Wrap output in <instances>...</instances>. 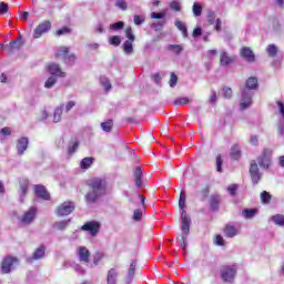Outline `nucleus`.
I'll list each match as a JSON object with an SVG mask.
<instances>
[{
	"label": "nucleus",
	"instance_id": "nucleus-1",
	"mask_svg": "<svg viewBox=\"0 0 284 284\" xmlns=\"http://www.w3.org/2000/svg\"><path fill=\"white\" fill-rule=\"evenodd\" d=\"M272 149H264L256 160L251 161L248 172L253 185H258L261 179H263V173H261L258 165L262 170H270L272 168Z\"/></svg>",
	"mask_w": 284,
	"mask_h": 284
},
{
	"label": "nucleus",
	"instance_id": "nucleus-2",
	"mask_svg": "<svg viewBox=\"0 0 284 284\" xmlns=\"http://www.w3.org/2000/svg\"><path fill=\"white\" fill-rule=\"evenodd\" d=\"M89 191L84 195L87 205H95L108 194V182L101 178H92L87 183Z\"/></svg>",
	"mask_w": 284,
	"mask_h": 284
},
{
	"label": "nucleus",
	"instance_id": "nucleus-3",
	"mask_svg": "<svg viewBox=\"0 0 284 284\" xmlns=\"http://www.w3.org/2000/svg\"><path fill=\"white\" fill-rule=\"evenodd\" d=\"M254 90H258V79L250 77L246 80L245 87L241 89L240 110H247L252 105Z\"/></svg>",
	"mask_w": 284,
	"mask_h": 284
},
{
	"label": "nucleus",
	"instance_id": "nucleus-4",
	"mask_svg": "<svg viewBox=\"0 0 284 284\" xmlns=\"http://www.w3.org/2000/svg\"><path fill=\"white\" fill-rule=\"evenodd\" d=\"M221 276L225 283H234L236 266H224L221 268Z\"/></svg>",
	"mask_w": 284,
	"mask_h": 284
},
{
	"label": "nucleus",
	"instance_id": "nucleus-5",
	"mask_svg": "<svg viewBox=\"0 0 284 284\" xmlns=\"http://www.w3.org/2000/svg\"><path fill=\"white\" fill-rule=\"evenodd\" d=\"M19 264V258L12 257V256H7L3 258L2 264H1V270L3 274H10L12 270H14V265Z\"/></svg>",
	"mask_w": 284,
	"mask_h": 284
},
{
	"label": "nucleus",
	"instance_id": "nucleus-6",
	"mask_svg": "<svg viewBox=\"0 0 284 284\" xmlns=\"http://www.w3.org/2000/svg\"><path fill=\"white\" fill-rule=\"evenodd\" d=\"M52 28V22L50 20H45L41 22L33 32V39H39L41 36L45 34V32H50Z\"/></svg>",
	"mask_w": 284,
	"mask_h": 284
},
{
	"label": "nucleus",
	"instance_id": "nucleus-7",
	"mask_svg": "<svg viewBox=\"0 0 284 284\" xmlns=\"http://www.w3.org/2000/svg\"><path fill=\"white\" fill-rule=\"evenodd\" d=\"M74 202H64L57 209L58 216H68L74 212Z\"/></svg>",
	"mask_w": 284,
	"mask_h": 284
},
{
	"label": "nucleus",
	"instance_id": "nucleus-8",
	"mask_svg": "<svg viewBox=\"0 0 284 284\" xmlns=\"http://www.w3.org/2000/svg\"><path fill=\"white\" fill-rule=\"evenodd\" d=\"M34 219H37V209L34 206H30V209L24 212L20 221L23 225H30Z\"/></svg>",
	"mask_w": 284,
	"mask_h": 284
},
{
	"label": "nucleus",
	"instance_id": "nucleus-9",
	"mask_svg": "<svg viewBox=\"0 0 284 284\" xmlns=\"http://www.w3.org/2000/svg\"><path fill=\"white\" fill-rule=\"evenodd\" d=\"M41 258H45V245L41 244L31 256L27 258V263H34V261H41Z\"/></svg>",
	"mask_w": 284,
	"mask_h": 284
},
{
	"label": "nucleus",
	"instance_id": "nucleus-10",
	"mask_svg": "<svg viewBox=\"0 0 284 284\" xmlns=\"http://www.w3.org/2000/svg\"><path fill=\"white\" fill-rule=\"evenodd\" d=\"M82 230L84 232H89L91 236H97V234H99V230H101V223L97 221L87 222L82 225Z\"/></svg>",
	"mask_w": 284,
	"mask_h": 284
},
{
	"label": "nucleus",
	"instance_id": "nucleus-11",
	"mask_svg": "<svg viewBox=\"0 0 284 284\" xmlns=\"http://www.w3.org/2000/svg\"><path fill=\"white\" fill-rule=\"evenodd\" d=\"M34 192L38 199H43V201H50V193L45 190V186L38 184L34 186Z\"/></svg>",
	"mask_w": 284,
	"mask_h": 284
},
{
	"label": "nucleus",
	"instance_id": "nucleus-12",
	"mask_svg": "<svg viewBox=\"0 0 284 284\" xmlns=\"http://www.w3.org/2000/svg\"><path fill=\"white\" fill-rule=\"evenodd\" d=\"M26 42L23 41V37L20 36L18 39L12 40L9 45L4 47L6 50H9V52H12V50H21L23 48V44Z\"/></svg>",
	"mask_w": 284,
	"mask_h": 284
},
{
	"label": "nucleus",
	"instance_id": "nucleus-13",
	"mask_svg": "<svg viewBox=\"0 0 284 284\" xmlns=\"http://www.w3.org/2000/svg\"><path fill=\"white\" fill-rule=\"evenodd\" d=\"M241 57H243V59H245V61H247L248 63H254V61L256 60L254 51H252L250 47H244L241 49Z\"/></svg>",
	"mask_w": 284,
	"mask_h": 284
},
{
	"label": "nucleus",
	"instance_id": "nucleus-14",
	"mask_svg": "<svg viewBox=\"0 0 284 284\" xmlns=\"http://www.w3.org/2000/svg\"><path fill=\"white\" fill-rule=\"evenodd\" d=\"M29 143L30 141L26 136H22L17 141V152L20 156L24 154L26 150H28Z\"/></svg>",
	"mask_w": 284,
	"mask_h": 284
},
{
	"label": "nucleus",
	"instance_id": "nucleus-15",
	"mask_svg": "<svg viewBox=\"0 0 284 284\" xmlns=\"http://www.w3.org/2000/svg\"><path fill=\"white\" fill-rule=\"evenodd\" d=\"M48 70L51 77H65V72L61 71V67L57 63H51L48 65Z\"/></svg>",
	"mask_w": 284,
	"mask_h": 284
},
{
	"label": "nucleus",
	"instance_id": "nucleus-16",
	"mask_svg": "<svg viewBox=\"0 0 284 284\" xmlns=\"http://www.w3.org/2000/svg\"><path fill=\"white\" fill-rule=\"evenodd\" d=\"M209 203H210V209L212 210V212H219V207L221 205V195H219V194L211 195Z\"/></svg>",
	"mask_w": 284,
	"mask_h": 284
},
{
	"label": "nucleus",
	"instance_id": "nucleus-17",
	"mask_svg": "<svg viewBox=\"0 0 284 284\" xmlns=\"http://www.w3.org/2000/svg\"><path fill=\"white\" fill-rule=\"evenodd\" d=\"M80 263H90V251L85 246H81L78 251Z\"/></svg>",
	"mask_w": 284,
	"mask_h": 284
},
{
	"label": "nucleus",
	"instance_id": "nucleus-18",
	"mask_svg": "<svg viewBox=\"0 0 284 284\" xmlns=\"http://www.w3.org/2000/svg\"><path fill=\"white\" fill-rule=\"evenodd\" d=\"M134 179L136 187H143V170L141 166H136L134 170Z\"/></svg>",
	"mask_w": 284,
	"mask_h": 284
},
{
	"label": "nucleus",
	"instance_id": "nucleus-19",
	"mask_svg": "<svg viewBox=\"0 0 284 284\" xmlns=\"http://www.w3.org/2000/svg\"><path fill=\"white\" fill-rule=\"evenodd\" d=\"M116 278H119V272L116 268H110L106 274V284H116Z\"/></svg>",
	"mask_w": 284,
	"mask_h": 284
},
{
	"label": "nucleus",
	"instance_id": "nucleus-20",
	"mask_svg": "<svg viewBox=\"0 0 284 284\" xmlns=\"http://www.w3.org/2000/svg\"><path fill=\"white\" fill-rule=\"evenodd\" d=\"M63 108L65 104L61 103L59 106L55 108L53 113V123H59L61 121V116L63 114Z\"/></svg>",
	"mask_w": 284,
	"mask_h": 284
},
{
	"label": "nucleus",
	"instance_id": "nucleus-21",
	"mask_svg": "<svg viewBox=\"0 0 284 284\" xmlns=\"http://www.w3.org/2000/svg\"><path fill=\"white\" fill-rule=\"evenodd\" d=\"M136 270V260H133L130 264L126 275V283H132V278H134V271Z\"/></svg>",
	"mask_w": 284,
	"mask_h": 284
},
{
	"label": "nucleus",
	"instance_id": "nucleus-22",
	"mask_svg": "<svg viewBox=\"0 0 284 284\" xmlns=\"http://www.w3.org/2000/svg\"><path fill=\"white\" fill-rule=\"evenodd\" d=\"M224 234L229 239H234V236H236V234H239V231H236V227L234 225L227 224L224 229Z\"/></svg>",
	"mask_w": 284,
	"mask_h": 284
},
{
	"label": "nucleus",
	"instance_id": "nucleus-23",
	"mask_svg": "<svg viewBox=\"0 0 284 284\" xmlns=\"http://www.w3.org/2000/svg\"><path fill=\"white\" fill-rule=\"evenodd\" d=\"M256 214H258V209H244L242 211V216L247 220L254 219Z\"/></svg>",
	"mask_w": 284,
	"mask_h": 284
},
{
	"label": "nucleus",
	"instance_id": "nucleus-24",
	"mask_svg": "<svg viewBox=\"0 0 284 284\" xmlns=\"http://www.w3.org/2000/svg\"><path fill=\"white\" fill-rule=\"evenodd\" d=\"M190 225H192V219L182 220V236H187V234H190Z\"/></svg>",
	"mask_w": 284,
	"mask_h": 284
},
{
	"label": "nucleus",
	"instance_id": "nucleus-25",
	"mask_svg": "<svg viewBox=\"0 0 284 284\" xmlns=\"http://www.w3.org/2000/svg\"><path fill=\"white\" fill-rule=\"evenodd\" d=\"M100 84L104 88L105 92H110L112 90V83H110V79L105 75L100 77Z\"/></svg>",
	"mask_w": 284,
	"mask_h": 284
},
{
	"label": "nucleus",
	"instance_id": "nucleus-26",
	"mask_svg": "<svg viewBox=\"0 0 284 284\" xmlns=\"http://www.w3.org/2000/svg\"><path fill=\"white\" fill-rule=\"evenodd\" d=\"M132 43H134L132 40L124 41L122 48L125 54H132L134 52V45Z\"/></svg>",
	"mask_w": 284,
	"mask_h": 284
},
{
	"label": "nucleus",
	"instance_id": "nucleus-27",
	"mask_svg": "<svg viewBox=\"0 0 284 284\" xmlns=\"http://www.w3.org/2000/svg\"><path fill=\"white\" fill-rule=\"evenodd\" d=\"M166 50H169V52H172L173 54H176L179 57V54H181L183 52V45H181V44H169L166 47Z\"/></svg>",
	"mask_w": 284,
	"mask_h": 284
},
{
	"label": "nucleus",
	"instance_id": "nucleus-28",
	"mask_svg": "<svg viewBox=\"0 0 284 284\" xmlns=\"http://www.w3.org/2000/svg\"><path fill=\"white\" fill-rule=\"evenodd\" d=\"M231 158L234 159V161H239V159H241V146H239L237 144L233 145L231 148Z\"/></svg>",
	"mask_w": 284,
	"mask_h": 284
},
{
	"label": "nucleus",
	"instance_id": "nucleus-29",
	"mask_svg": "<svg viewBox=\"0 0 284 284\" xmlns=\"http://www.w3.org/2000/svg\"><path fill=\"white\" fill-rule=\"evenodd\" d=\"M175 27L178 28V30H180V32H182V37H184V39H187V27H185V23H183L181 20L175 21Z\"/></svg>",
	"mask_w": 284,
	"mask_h": 284
},
{
	"label": "nucleus",
	"instance_id": "nucleus-30",
	"mask_svg": "<svg viewBox=\"0 0 284 284\" xmlns=\"http://www.w3.org/2000/svg\"><path fill=\"white\" fill-rule=\"evenodd\" d=\"M266 52H267L268 57H271V59H274V57H276V54H278V47H276V44H270L266 48Z\"/></svg>",
	"mask_w": 284,
	"mask_h": 284
},
{
	"label": "nucleus",
	"instance_id": "nucleus-31",
	"mask_svg": "<svg viewBox=\"0 0 284 284\" xmlns=\"http://www.w3.org/2000/svg\"><path fill=\"white\" fill-rule=\"evenodd\" d=\"M271 219H272L273 223H275V225H278L280 227H284V215L283 214L273 215Z\"/></svg>",
	"mask_w": 284,
	"mask_h": 284
},
{
	"label": "nucleus",
	"instance_id": "nucleus-32",
	"mask_svg": "<svg viewBox=\"0 0 284 284\" xmlns=\"http://www.w3.org/2000/svg\"><path fill=\"white\" fill-rule=\"evenodd\" d=\"M113 126H114V121H112V119L101 123V128L103 132H112Z\"/></svg>",
	"mask_w": 284,
	"mask_h": 284
},
{
	"label": "nucleus",
	"instance_id": "nucleus-33",
	"mask_svg": "<svg viewBox=\"0 0 284 284\" xmlns=\"http://www.w3.org/2000/svg\"><path fill=\"white\" fill-rule=\"evenodd\" d=\"M221 65H230L232 63V58L227 57V52H222L220 57Z\"/></svg>",
	"mask_w": 284,
	"mask_h": 284
},
{
	"label": "nucleus",
	"instance_id": "nucleus-34",
	"mask_svg": "<svg viewBox=\"0 0 284 284\" xmlns=\"http://www.w3.org/2000/svg\"><path fill=\"white\" fill-rule=\"evenodd\" d=\"M92 163H94V159L93 158H84L80 165L82 168V170H88L90 168V165H92Z\"/></svg>",
	"mask_w": 284,
	"mask_h": 284
},
{
	"label": "nucleus",
	"instance_id": "nucleus-35",
	"mask_svg": "<svg viewBox=\"0 0 284 284\" xmlns=\"http://www.w3.org/2000/svg\"><path fill=\"white\" fill-rule=\"evenodd\" d=\"M260 196L264 205H267V203L272 201V194H270L267 191H263Z\"/></svg>",
	"mask_w": 284,
	"mask_h": 284
},
{
	"label": "nucleus",
	"instance_id": "nucleus-36",
	"mask_svg": "<svg viewBox=\"0 0 284 284\" xmlns=\"http://www.w3.org/2000/svg\"><path fill=\"white\" fill-rule=\"evenodd\" d=\"M69 52H70V48L59 47L58 51L55 53V57H63V59H65V57H68Z\"/></svg>",
	"mask_w": 284,
	"mask_h": 284
},
{
	"label": "nucleus",
	"instance_id": "nucleus-37",
	"mask_svg": "<svg viewBox=\"0 0 284 284\" xmlns=\"http://www.w3.org/2000/svg\"><path fill=\"white\" fill-rule=\"evenodd\" d=\"M114 6L119 10H122V12H125V10H128V1L125 0H116Z\"/></svg>",
	"mask_w": 284,
	"mask_h": 284
},
{
	"label": "nucleus",
	"instance_id": "nucleus-38",
	"mask_svg": "<svg viewBox=\"0 0 284 284\" xmlns=\"http://www.w3.org/2000/svg\"><path fill=\"white\" fill-rule=\"evenodd\" d=\"M110 45H114V48H119L121 45V37L120 36H113L109 38Z\"/></svg>",
	"mask_w": 284,
	"mask_h": 284
},
{
	"label": "nucleus",
	"instance_id": "nucleus-39",
	"mask_svg": "<svg viewBox=\"0 0 284 284\" xmlns=\"http://www.w3.org/2000/svg\"><path fill=\"white\" fill-rule=\"evenodd\" d=\"M187 196L185 195V191H181L179 199V207L180 210H185V201Z\"/></svg>",
	"mask_w": 284,
	"mask_h": 284
},
{
	"label": "nucleus",
	"instance_id": "nucleus-40",
	"mask_svg": "<svg viewBox=\"0 0 284 284\" xmlns=\"http://www.w3.org/2000/svg\"><path fill=\"white\" fill-rule=\"evenodd\" d=\"M193 14L194 17H201V14H203V7L197 2H194L193 4Z\"/></svg>",
	"mask_w": 284,
	"mask_h": 284
},
{
	"label": "nucleus",
	"instance_id": "nucleus-41",
	"mask_svg": "<svg viewBox=\"0 0 284 284\" xmlns=\"http://www.w3.org/2000/svg\"><path fill=\"white\" fill-rule=\"evenodd\" d=\"M54 83H57V77L51 75V77H49V79L45 81L44 88H47L48 90H50V88H53V87H54Z\"/></svg>",
	"mask_w": 284,
	"mask_h": 284
},
{
	"label": "nucleus",
	"instance_id": "nucleus-42",
	"mask_svg": "<svg viewBox=\"0 0 284 284\" xmlns=\"http://www.w3.org/2000/svg\"><path fill=\"white\" fill-rule=\"evenodd\" d=\"M69 223H70V220H63L60 222H55L54 227H57V230H65V227H68Z\"/></svg>",
	"mask_w": 284,
	"mask_h": 284
},
{
	"label": "nucleus",
	"instance_id": "nucleus-43",
	"mask_svg": "<svg viewBox=\"0 0 284 284\" xmlns=\"http://www.w3.org/2000/svg\"><path fill=\"white\" fill-rule=\"evenodd\" d=\"M133 23L135 26H143V23H145V17L144 16H139V14H135L133 17Z\"/></svg>",
	"mask_w": 284,
	"mask_h": 284
},
{
	"label": "nucleus",
	"instance_id": "nucleus-44",
	"mask_svg": "<svg viewBox=\"0 0 284 284\" xmlns=\"http://www.w3.org/2000/svg\"><path fill=\"white\" fill-rule=\"evenodd\" d=\"M124 27H125V22L118 21V22L110 24V30H123Z\"/></svg>",
	"mask_w": 284,
	"mask_h": 284
},
{
	"label": "nucleus",
	"instance_id": "nucleus-45",
	"mask_svg": "<svg viewBox=\"0 0 284 284\" xmlns=\"http://www.w3.org/2000/svg\"><path fill=\"white\" fill-rule=\"evenodd\" d=\"M187 103H190V99L189 98H178L173 102V105H187Z\"/></svg>",
	"mask_w": 284,
	"mask_h": 284
},
{
	"label": "nucleus",
	"instance_id": "nucleus-46",
	"mask_svg": "<svg viewBox=\"0 0 284 284\" xmlns=\"http://www.w3.org/2000/svg\"><path fill=\"white\" fill-rule=\"evenodd\" d=\"M237 191H239V184H231L227 186V192L231 196H236Z\"/></svg>",
	"mask_w": 284,
	"mask_h": 284
},
{
	"label": "nucleus",
	"instance_id": "nucleus-47",
	"mask_svg": "<svg viewBox=\"0 0 284 284\" xmlns=\"http://www.w3.org/2000/svg\"><path fill=\"white\" fill-rule=\"evenodd\" d=\"M125 37L128 41H135L136 37L134 36V33H132V27H128L125 29Z\"/></svg>",
	"mask_w": 284,
	"mask_h": 284
},
{
	"label": "nucleus",
	"instance_id": "nucleus-48",
	"mask_svg": "<svg viewBox=\"0 0 284 284\" xmlns=\"http://www.w3.org/2000/svg\"><path fill=\"white\" fill-rule=\"evenodd\" d=\"M103 260V253L101 252H97L94 255H93V265H99V263H101V261Z\"/></svg>",
	"mask_w": 284,
	"mask_h": 284
},
{
	"label": "nucleus",
	"instance_id": "nucleus-49",
	"mask_svg": "<svg viewBox=\"0 0 284 284\" xmlns=\"http://www.w3.org/2000/svg\"><path fill=\"white\" fill-rule=\"evenodd\" d=\"M72 30L68 27H63L62 29L57 30L55 34L57 37H63V34H70Z\"/></svg>",
	"mask_w": 284,
	"mask_h": 284
},
{
	"label": "nucleus",
	"instance_id": "nucleus-50",
	"mask_svg": "<svg viewBox=\"0 0 284 284\" xmlns=\"http://www.w3.org/2000/svg\"><path fill=\"white\" fill-rule=\"evenodd\" d=\"M79 150V142H73L69 144L68 153L74 154Z\"/></svg>",
	"mask_w": 284,
	"mask_h": 284
},
{
	"label": "nucleus",
	"instance_id": "nucleus-51",
	"mask_svg": "<svg viewBox=\"0 0 284 284\" xmlns=\"http://www.w3.org/2000/svg\"><path fill=\"white\" fill-rule=\"evenodd\" d=\"M179 82V77L175 73H171L170 78V88H176V83Z\"/></svg>",
	"mask_w": 284,
	"mask_h": 284
},
{
	"label": "nucleus",
	"instance_id": "nucleus-52",
	"mask_svg": "<svg viewBox=\"0 0 284 284\" xmlns=\"http://www.w3.org/2000/svg\"><path fill=\"white\" fill-rule=\"evenodd\" d=\"M170 8L171 10H173L174 12H181V3L179 1H172L170 3Z\"/></svg>",
	"mask_w": 284,
	"mask_h": 284
},
{
	"label": "nucleus",
	"instance_id": "nucleus-53",
	"mask_svg": "<svg viewBox=\"0 0 284 284\" xmlns=\"http://www.w3.org/2000/svg\"><path fill=\"white\" fill-rule=\"evenodd\" d=\"M163 26H165V20H162L158 23H153L151 28H153L156 32L163 30Z\"/></svg>",
	"mask_w": 284,
	"mask_h": 284
},
{
	"label": "nucleus",
	"instance_id": "nucleus-54",
	"mask_svg": "<svg viewBox=\"0 0 284 284\" xmlns=\"http://www.w3.org/2000/svg\"><path fill=\"white\" fill-rule=\"evenodd\" d=\"M207 21H209L210 26H214V23L216 21V14L214 13V11L209 12Z\"/></svg>",
	"mask_w": 284,
	"mask_h": 284
},
{
	"label": "nucleus",
	"instance_id": "nucleus-55",
	"mask_svg": "<svg viewBox=\"0 0 284 284\" xmlns=\"http://www.w3.org/2000/svg\"><path fill=\"white\" fill-rule=\"evenodd\" d=\"M223 97L224 99H232V88L230 87L223 88Z\"/></svg>",
	"mask_w": 284,
	"mask_h": 284
},
{
	"label": "nucleus",
	"instance_id": "nucleus-56",
	"mask_svg": "<svg viewBox=\"0 0 284 284\" xmlns=\"http://www.w3.org/2000/svg\"><path fill=\"white\" fill-rule=\"evenodd\" d=\"M216 170L217 172H223V159L221 155L216 158Z\"/></svg>",
	"mask_w": 284,
	"mask_h": 284
},
{
	"label": "nucleus",
	"instance_id": "nucleus-57",
	"mask_svg": "<svg viewBox=\"0 0 284 284\" xmlns=\"http://www.w3.org/2000/svg\"><path fill=\"white\" fill-rule=\"evenodd\" d=\"M151 19H162L163 21H165V12H152L151 13Z\"/></svg>",
	"mask_w": 284,
	"mask_h": 284
},
{
	"label": "nucleus",
	"instance_id": "nucleus-58",
	"mask_svg": "<svg viewBox=\"0 0 284 284\" xmlns=\"http://www.w3.org/2000/svg\"><path fill=\"white\" fill-rule=\"evenodd\" d=\"M141 219H143V212H141V210L138 209L133 213V220L141 221Z\"/></svg>",
	"mask_w": 284,
	"mask_h": 284
},
{
	"label": "nucleus",
	"instance_id": "nucleus-59",
	"mask_svg": "<svg viewBox=\"0 0 284 284\" xmlns=\"http://www.w3.org/2000/svg\"><path fill=\"white\" fill-rule=\"evenodd\" d=\"M64 61L69 63H74L77 61V55L74 53L68 54L64 57Z\"/></svg>",
	"mask_w": 284,
	"mask_h": 284
},
{
	"label": "nucleus",
	"instance_id": "nucleus-60",
	"mask_svg": "<svg viewBox=\"0 0 284 284\" xmlns=\"http://www.w3.org/2000/svg\"><path fill=\"white\" fill-rule=\"evenodd\" d=\"M28 194V185H20V199L23 201V196Z\"/></svg>",
	"mask_w": 284,
	"mask_h": 284
},
{
	"label": "nucleus",
	"instance_id": "nucleus-61",
	"mask_svg": "<svg viewBox=\"0 0 284 284\" xmlns=\"http://www.w3.org/2000/svg\"><path fill=\"white\" fill-rule=\"evenodd\" d=\"M0 13H1V14L8 13V3H6V2H0Z\"/></svg>",
	"mask_w": 284,
	"mask_h": 284
},
{
	"label": "nucleus",
	"instance_id": "nucleus-62",
	"mask_svg": "<svg viewBox=\"0 0 284 284\" xmlns=\"http://www.w3.org/2000/svg\"><path fill=\"white\" fill-rule=\"evenodd\" d=\"M215 243H216L217 245H220V246H223V245H225V240H223V236L216 235V236H215Z\"/></svg>",
	"mask_w": 284,
	"mask_h": 284
},
{
	"label": "nucleus",
	"instance_id": "nucleus-63",
	"mask_svg": "<svg viewBox=\"0 0 284 284\" xmlns=\"http://www.w3.org/2000/svg\"><path fill=\"white\" fill-rule=\"evenodd\" d=\"M74 105H77V102H74V101H69V102L65 104V112H70V110H72V108H74Z\"/></svg>",
	"mask_w": 284,
	"mask_h": 284
},
{
	"label": "nucleus",
	"instance_id": "nucleus-64",
	"mask_svg": "<svg viewBox=\"0 0 284 284\" xmlns=\"http://www.w3.org/2000/svg\"><path fill=\"white\" fill-rule=\"evenodd\" d=\"M277 130H278L280 136H283V134H284V120L282 122H280V124L277 126Z\"/></svg>",
	"mask_w": 284,
	"mask_h": 284
}]
</instances>
